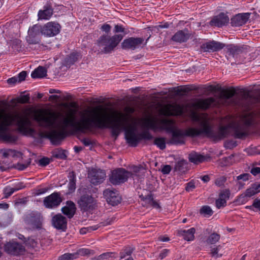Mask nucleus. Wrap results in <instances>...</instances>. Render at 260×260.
I'll use <instances>...</instances> for the list:
<instances>
[{"label":"nucleus","instance_id":"obj_7","mask_svg":"<svg viewBox=\"0 0 260 260\" xmlns=\"http://www.w3.org/2000/svg\"><path fill=\"white\" fill-rule=\"evenodd\" d=\"M78 204L81 211L91 212L97 207L98 203L95 198L91 195L85 194L81 196Z\"/></svg>","mask_w":260,"mask_h":260},{"label":"nucleus","instance_id":"obj_13","mask_svg":"<svg viewBox=\"0 0 260 260\" xmlns=\"http://www.w3.org/2000/svg\"><path fill=\"white\" fill-rule=\"evenodd\" d=\"M60 28L61 26L58 23L49 22L42 27L41 32L46 36L53 37L60 32Z\"/></svg>","mask_w":260,"mask_h":260},{"label":"nucleus","instance_id":"obj_60","mask_svg":"<svg viewBox=\"0 0 260 260\" xmlns=\"http://www.w3.org/2000/svg\"><path fill=\"white\" fill-rule=\"evenodd\" d=\"M142 200L144 201H146L148 204H150L151 202L154 200L152 194L150 193L145 197H142Z\"/></svg>","mask_w":260,"mask_h":260},{"label":"nucleus","instance_id":"obj_53","mask_svg":"<svg viewBox=\"0 0 260 260\" xmlns=\"http://www.w3.org/2000/svg\"><path fill=\"white\" fill-rule=\"evenodd\" d=\"M98 228L96 226L83 228L80 229V233L81 234H85L87 232H90L92 231L96 230Z\"/></svg>","mask_w":260,"mask_h":260},{"label":"nucleus","instance_id":"obj_4","mask_svg":"<svg viewBox=\"0 0 260 260\" xmlns=\"http://www.w3.org/2000/svg\"><path fill=\"white\" fill-rule=\"evenodd\" d=\"M207 90L213 92L216 96L208 98L205 99H198L194 103V106L199 109L206 110L211 107L217 106L222 104L228 99V89H222L218 85H209Z\"/></svg>","mask_w":260,"mask_h":260},{"label":"nucleus","instance_id":"obj_50","mask_svg":"<svg viewBox=\"0 0 260 260\" xmlns=\"http://www.w3.org/2000/svg\"><path fill=\"white\" fill-rule=\"evenodd\" d=\"M12 48L14 51L18 52L21 50V41L19 40H15L12 44Z\"/></svg>","mask_w":260,"mask_h":260},{"label":"nucleus","instance_id":"obj_59","mask_svg":"<svg viewBox=\"0 0 260 260\" xmlns=\"http://www.w3.org/2000/svg\"><path fill=\"white\" fill-rule=\"evenodd\" d=\"M26 71H22L20 72L19 74L18 77V82H20L22 81H24L25 79V77L26 76Z\"/></svg>","mask_w":260,"mask_h":260},{"label":"nucleus","instance_id":"obj_41","mask_svg":"<svg viewBox=\"0 0 260 260\" xmlns=\"http://www.w3.org/2000/svg\"><path fill=\"white\" fill-rule=\"evenodd\" d=\"M77 257V254L73 253H65L58 257V260H73Z\"/></svg>","mask_w":260,"mask_h":260},{"label":"nucleus","instance_id":"obj_12","mask_svg":"<svg viewBox=\"0 0 260 260\" xmlns=\"http://www.w3.org/2000/svg\"><path fill=\"white\" fill-rule=\"evenodd\" d=\"M4 249L7 253L13 255L22 254L25 251V248L21 244L14 241L7 243Z\"/></svg>","mask_w":260,"mask_h":260},{"label":"nucleus","instance_id":"obj_36","mask_svg":"<svg viewBox=\"0 0 260 260\" xmlns=\"http://www.w3.org/2000/svg\"><path fill=\"white\" fill-rule=\"evenodd\" d=\"M154 144L156 145L160 149L166 148V139L164 138H156L154 141Z\"/></svg>","mask_w":260,"mask_h":260},{"label":"nucleus","instance_id":"obj_16","mask_svg":"<svg viewBox=\"0 0 260 260\" xmlns=\"http://www.w3.org/2000/svg\"><path fill=\"white\" fill-rule=\"evenodd\" d=\"M144 39L142 38L131 37L123 40L121 43V47L124 49L135 50L140 46L143 42Z\"/></svg>","mask_w":260,"mask_h":260},{"label":"nucleus","instance_id":"obj_63","mask_svg":"<svg viewBox=\"0 0 260 260\" xmlns=\"http://www.w3.org/2000/svg\"><path fill=\"white\" fill-rule=\"evenodd\" d=\"M114 32L117 33L119 32H124V28L122 25H115L114 27Z\"/></svg>","mask_w":260,"mask_h":260},{"label":"nucleus","instance_id":"obj_40","mask_svg":"<svg viewBox=\"0 0 260 260\" xmlns=\"http://www.w3.org/2000/svg\"><path fill=\"white\" fill-rule=\"evenodd\" d=\"M94 251L93 250L89 249L87 248H81L79 249L76 254H77L78 255L81 256H85V255H93L94 254Z\"/></svg>","mask_w":260,"mask_h":260},{"label":"nucleus","instance_id":"obj_56","mask_svg":"<svg viewBox=\"0 0 260 260\" xmlns=\"http://www.w3.org/2000/svg\"><path fill=\"white\" fill-rule=\"evenodd\" d=\"M196 186L194 184V182L192 181H191L186 184V186L185 187V190L186 191L189 192L192 191L194 188H195Z\"/></svg>","mask_w":260,"mask_h":260},{"label":"nucleus","instance_id":"obj_61","mask_svg":"<svg viewBox=\"0 0 260 260\" xmlns=\"http://www.w3.org/2000/svg\"><path fill=\"white\" fill-rule=\"evenodd\" d=\"M218 165L220 167H226L228 165V159L226 157H224L221 159H220L218 161Z\"/></svg>","mask_w":260,"mask_h":260},{"label":"nucleus","instance_id":"obj_14","mask_svg":"<svg viewBox=\"0 0 260 260\" xmlns=\"http://www.w3.org/2000/svg\"><path fill=\"white\" fill-rule=\"evenodd\" d=\"M161 114L165 116H178L183 113V107L179 104H168L161 110Z\"/></svg>","mask_w":260,"mask_h":260},{"label":"nucleus","instance_id":"obj_19","mask_svg":"<svg viewBox=\"0 0 260 260\" xmlns=\"http://www.w3.org/2000/svg\"><path fill=\"white\" fill-rule=\"evenodd\" d=\"M260 192V183H253L251 187L247 188L245 192L242 194L238 200L239 203H243L245 201V198H250Z\"/></svg>","mask_w":260,"mask_h":260},{"label":"nucleus","instance_id":"obj_6","mask_svg":"<svg viewBox=\"0 0 260 260\" xmlns=\"http://www.w3.org/2000/svg\"><path fill=\"white\" fill-rule=\"evenodd\" d=\"M123 38L122 35H115L112 37L107 35L101 36L98 40V45L103 48L102 52L107 54L111 53L118 45Z\"/></svg>","mask_w":260,"mask_h":260},{"label":"nucleus","instance_id":"obj_28","mask_svg":"<svg viewBox=\"0 0 260 260\" xmlns=\"http://www.w3.org/2000/svg\"><path fill=\"white\" fill-rule=\"evenodd\" d=\"M47 75V70L45 68L39 66L31 74L32 78H41L45 77Z\"/></svg>","mask_w":260,"mask_h":260},{"label":"nucleus","instance_id":"obj_37","mask_svg":"<svg viewBox=\"0 0 260 260\" xmlns=\"http://www.w3.org/2000/svg\"><path fill=\"white\" fill-rule=\"evenodd\" d=\"M220 239V236L217 233H213L211 234L207 238L206 241L207 243L210 244H214L217 242L218 241V240Z\"/></svg>","mask_w":260,"mask_h":260},{"label":"nucleus","instance_id":"obj_46","mask_svg":"<svg viewBox=\"0 0 260 260\" xmlns=\"http://www.w3.org/2000/svg\"><path fill=\"white\" fill-rule=\"evenodd\" d=\"M241 50L236 46L232 45H229V56L232 55L234 57L235 55L238 54Z\"/></svg>","mask_w":260,"mask_h":260},{"label":"nucleus","instance_id":"obj_21","mask_svg":"<svg viewBox=\"0 0 260 260\" xmlns=\"http://www.w3.org/2000/svg\"><path fill=\"white\" fill-rule=\"evenodd\" d=\"M76 207L75 203L71 201H68L66 205L61 208L62 213L69 218H72L75 214Z\"/></svg>","mask_w":260,"mask_h":260},{"label":"nucleus","instance_id":"obj_27","mask_svg":"<svg viewBox=\"0 0 260 260\" xmlns=\"http://www.w3.org/2000/svg\"><path fill=\"white\" fill-rule=\"evenodd\" d=\"M188 158L190 162L194 164L201 163L206 159L205 156L194 152L189 154Z\"/></svg>","mask_w":260,"mask_h":260},{"label":"nucleus","instance_id":"obj_47","mask_svg":"<svg viewBox=\"0 0 260 260\" xmlns=\"http://www.w3.org/2000/svg\"><path fill=\"white\" fill-rule=\"evenodd\" d=\"M246 208L251 210H253V208H255L260 212V199L257 198L255 199L253 201L252 205L246 206Z\"/></svg>","mask_w":260,"mask_h":260},{"label":"nucleus","instance_id":"obj_52","mask_svg":"<svg viewBox=\"0 0 260 260\" xmlns=\"http://www.w3.org/2000/svg\"><path fill=\"white\" fill-rule=\"evenodd\" d=\"M15 191V189H14L13 187H10L9 186L5 187L4 189L5 198H8Z\"/></svg>","mask_w":260,"mask_h":260},{"label":"nucleus","instance_id":"obj_58","mask_svg":"<svg viewBox=\"0 0 260 260\" xmlns=\"http://www.w3.org/2000/svg\"><path fill=\"white\" fill-rule=\"evenodd\" d=\"M171 171V167L170 165H165L161 169V172L164 174H168Z\"/></svg>","mask_w":260,"mask_h":260},{"label":"nucleus","instance_id":"obj_48","mask_svg":"<svg viewBox=\"0 0 260 260\" xmlns=\"http://www.w3.org/2000/svg\"><path fill=\"white\" fill-rule=\"evenodd\" d=\"M226 181V177L224 176H219L215 181V184L218 187H222Z\"/></svg>","mask_w":260,"mask_h":260},{"label":"nucleus","instance_id":"obj_57","mask_svg":"<svg viewBox=\"0 0 260 260\" xmlns=\"http://www.w3.org/2000/svg\"><path fill=\"white\" fill-rule=\"evenodd\" d=\"M50 162V159L47 157H43L40 159L39 164L41 166H46L48 165Z\"/></svg>","mask_w":260,"mask_h":260},{"label":"nucleus","instance_id":"obj_45","mask_svg":"<svg viewBox=\"0 0 260 260\" xmlns=\"http://www.w3.org/2000/svg\"><path fill=\"white\" fill-rule=\"evenodd\" d=\"M116 254L114 252H108L104 253L101 254L100 256V258L101 260H109V258H114L116 257Z\"/></svg>","mask_w":260,"mask_h":260},{"label":"nucleus","instance_id":"obj_64","mask_svg":"<svg viewBox=\"0 0 260 260\" xmlns=\"http://www.w3.org/2000/svg\"><path fill=\"white\" fill-rule=\"evenodd\" d=\"M250 173L254 176H256L258 174L260 173V168L259 167L252 168L250 170Z\"/></svg>","mask_w":260,"mask_h":260},{"label":"nucleus","instance_id":"obj_2","mask_svg":"<svg viewBox=\"0 0 260 260\" xmlns=\"http://www.w3.org/2000/svg\"><path fill=\"white\" fill-rule=\"evenodd\" d=\"M251 92L245 89L229 87V105L232 104L245 112L241 115L239 121L234 124L230 122V116L229 114V129L233 126L235 134L238 138H241L247 135V129L253 122V113L249 111L259 99L252 95Z\"/></svg>","mask_w":260,"mask_h":260},{"label":"nucleus","instance_id":"obj_39","mask_svg":"<svg viewBox=\"0 0 260 260\" xmlns=\"http://www.w3.org/2000/svg\"><path fill=\"white\" fill-rule=\"evenodd\" d=\"M26 39L29 44H37L40 42L39 36L28 35Z\"/></svg>","mask_w":260,"mask_h":260},{"label":"nucleus","instance_id":"obj_24","mask_svg":"<svg viewBox=\"0 0 260 260\" xmlns=\"http://www.w3.org/2000/svg\"><path fill=\"white\" fill-rule=\"evenodd\" d=\"M201 48L204 50V51L213 52L221 49L222 48V46L221 44L213 41L203 44L201 46Z\"/></svg>","mask_w":260,"mask_h":260},{"label":"nucleus","instance_id":"obj_15","mask_svg":"<svg viewBox=\"0 0 260 260\" xmlns=\"http://www.w3.org/2000/svg\"><path fill=\"white\" fill-rule=\"evenodd\" d=\"M103 194L107 202L112 206L118 205L121 201V197L115 189H106L104 191Z\"/></svg>","mask_w":260,"mask_h":260},{"label":"nucleus","instance_id":"obj_25","mask_svg":"<svg viewBox=\"0 0 260 260\" xmlns=\"http://www.w3.org/2000/svg\"><path fill=\"white\" fill-rule=\"evenodd\" d=\"M196 229L191 228L188 230H181L178 231L179 235L183 237L184 239L187 241H193L194 239V233Z\"/></svg>","mask_w":260,"mask_h":260},{"label":"nucleus","instance_id":"obj_5","mask_svg":"<svg viewBox=\"0 0 260 260\" xmlns=\"http://www.w3.org/2000/svg\"><path fill=\"white\" fill-rule=\"evenodd\" d=\"M160 123L162 128L172 134V138L169 142L170 144L180 145L184 143V137L185 136L184 132L177 128L173 120L162 119Z\"/></svg>","mask_w":260,"mask_h":260},{"label":"nucleus","instance_id":"obj_51","mask_svg":"<svg viewBox=\"0 0 260 260\" xmlns=\"http://www.w3.org/2000/svg\"><path fill=\"white\" fill-rule=\"evenodd\" d=\"M77 60V55L72 53L68 58H67V63L68 64H73Z\"/></svg>","mask_w":260,"mask_h":260},{"label":"nucleus","instance_id":"obj_35","mask_svg":"<svg viewBox=\"0 0 260 260\" xmlns=\"http://www.w3.org/2000/svg\"><path fill=\"white\" fill-rule=\"evenodd\" d=\"M52 156L53 157L61 159H65L67 157L65 154V151L60 148L54 150L52 152Z\"/></svg>","mask_w":260,"mask_h":260},{"label":"nucleus","instance_id":"obj_8","mask_svg":"<svg viewBox=\"0 0 260 260\" xmlns=\"http://www.w3.org/2000/svg\"><path fill=\"white\" fill-rule=\"evenodd\" d=\"M22 154L20 152L13 149H1L0 156L4 160L0 161V170L2 171H5L11 167L10 162L5 161V159L6 158H21L22 157Z\"/></svg>","mask_w":260,"mask_h":260},{"label":"nucleus","instance_id":"obj_32","mask_svg":"<svg viewBox=\"0 0 260 260\" xmlns=\"http://www.w3.org/2000/svg\"><path fill=\"white\" fill-rule=\"evenodd\" d=\"M29 95H21L19 97H18L16 99H13L11 101V103L12 104H16V103H20V104H25L29 103Z\"/></svg>","mask_w":260,"mask_h":260},{"label":"nucleus","instance_id":"obj_34","mask_svg":"<svg viewBox=\"0 0 260 260\" xmlns=\"http://www.w3.org/2000/svg\"><path fill=\"white\" fill-rule=\"evenodd\" d=\"M69 183L68 185L69 189L71 191H74L76 189V175L74 172L69 174Z\"/></svg>","mask_w":260,"mask_h":260},{"label":"nucleus","instance_id":"obj_42","mask_svg":"<svg viewBox=\"0 0 260 260\" xmlns=\"http://www.w3.org/2000/svg\"><path fill=\"white\" fill-rule=\"evenodd\" d=\"M134 248L133 247H127L123 249L120 253V257L121 259L124 258L126 256L131 255L133 253Z\"/></svg>","mask_w":260,"mask_h":260},{"label":"nucleus","instance_id":"obj_18","mask_svg":"<svg viewBox=\"0 0 260 260\" xmlns=\"http://www.w3.org/2000/svg\"><path fill=\"white\" fill-rule=\"evenodd\" d=\"M106 177V173L102 170H94L88 174L90 182L93 185H98L102 183Z\"/></svg>","mask_w":260,"mask_h":260},{"label":"nucleus","instance_id":"obj_31","mask_svg":"<svg viewBox=\"0 0 260 260\" xmlns=\"http://www.w3.org/2000/svg\"><path fill=\"white\" fill-rule=\"evenodd\" d=\"M145 171V168L141 165H139V166H134L133 168V173L131 174L133 177L135 176L143 177L144 176Z\"/></svg>","mask_w":260,"mask_h":260},{"label":"nucleus","instance_id":"obj_38","mask_svg":"<svg viewBox=\"0 0 260 260\" xmlns=\"http://www.w3.org/2000/svg\"><path fill=\"white\" fill-rule=\"evenodd\" d=\"M41 30V29L39 25H34L28 29V35L39 36Z\"/></svg>","mask_w":260,"mask_h":260},{"label":"nucleus","instance_id":"obj_54","mask_svg":"<svg viewBox=\"0 0 260 260\" xmlns=\"http://www.w3.org/2000/svg\"><path fill=\"white\" fill-rule=\"evenodd\" d=\"M30 163V161H29L28 163L24 164L17 163V164L14 165L13 167L18 170H23L29 166Z\"/></svg>","mask_w":260,"mask_h":260},{"label":"nucleus","instance_id":"obj_26","mask_svg":"<svg viewBox=\"0 0 260 260\" xmlns=\"http://www.w3.org/2000/svg\"><path fill=\"white\" fill-rule=\"evenodd\" d=\"M142 126L147 129H151L154 131L158 128L157 121L155 119L150 118L144 119Z\"/></svg>","mask_w":260,"mask_h":260},{"label":"nucleus","instance_id":"obj_20","mask_svg":"<svg viewBox=\"0 0 260 260\" xmlns=\"http://www.w3.org/2000/svg\"><path fill=\"white\" fill-rule=\"evenodd\" d=\"M53 226L57 230L65 231L67 228V219L61 214L54 215L52 219Z\"/></svg>","mask_w":260,"mask_h":260},{"label":"nucleus","instance_id":"obj_29","mask_svg":"<svg viewBox=\"0 0 260 260\" xmlns=\"http://www.w3.org/2000/svg\"><path fill=\"white\" fill-rule=\"evenodd\" d=\"M228 196L227 190L221 191L219 194V198L216 201V206L217 208H220L226 205V198Z\"/></svg>","mask_w":260,"mask_h":260},{"label":"nucleus","instance_id":"obj_62","mask_svg":"<svg viewBox=\"0 0 260 260\" xmlns=\"http://www.w3.org/2000/svg\"><path fill=\"white\" fill-rule=\"evenodd\" d=\"M219 246L216 247L212 248L211 250V254L212 256L218 257V251L219 250Z\"/></svg>","mask_w":260,"mask_h":260},{"label":"nucleus","instance_id":"obj_49","mask_svg":"<svg viewBox=\"0 0 260 260\" xmlns=\"http://www.w3.org/2000/svg\"><path fill=\"white\" fill-rule=\"evenodd\" d=\"M139 136L140 137V140L142 139L150 140L153 139V136L148 131L143 132L139 134Z\"/></svg>","mask_w":260,"mask_h":260},{"label":"nucleus","instance_id":"obj_33","mask_svg":"<svg viewBox=\"0 0 260 260\" xmlns=\"http://www.w3.org/2000/svg\"><path fill=\"white\" fill-rule=\"evenodd\" d=\"M188 164L186 161L184 160H181L176 162L174 170L176 171L181 172H184L186 170Z\"/></svg>","mask_w":260,"mask_h":260},{"label":"nucleus","instance_id":"obj_11","mask_svg":"<svg viewBox=\"0 0 260 260\" xmlns=\"http://www.w3.org/2000/svg\"><path fill=\"white\" fill-rule=\"evenodd\" d=\"M43 217L40 214L31 213L26 216L25 222L32 230H40L42 226Z\"/></svg>","mask_w":260,"mask_h":260},{"label":"nucleus","instance_id":"obj_55","mask_svg":"<svg viewBox=\"0 0 260 260\" xmlns=\"http://www.w3.org/2000/svg\"><path fill=\"white\" fill-rule=\"evenodd\" d=\"M251 175L248 173H244L237 177V180L247 181L249 179Z\"/></svg>","mask_w":260,"mask_h":260},{"label":"nucleus","instance_id":"obj_22","mask_svg":"<svg viewBox=\"0 0 260 260\" xmlns=\"http://www.w3.org/2000/svg\"><path fill=\"white\" fill-rule=\"evenodd\" d=\"M227 20V16L222 12L218 15L214 16L210 21L209 24L212 26L221 27L226 23Z\"/></svg>","mask_w":260,"mask_h":260},{"label":"nucleus","instance_id":"obj_9","mask_svg":"<svg viewBox=\"0 0 260 260\" xmlns=\"http://www.w3.org/2000/svg\"><path fill=\"white\" fill-rule=\"evenodd\" d=\"M131 175V173L123 168L113 170L109 178L110 182L113 185H118L125 182Z\"/></svg>","mask_w":260,"mask_h":260},{"label":"nucleus","instance_id":"obj_17","mask_svg":"<svg viewBox=\"0 0 260 260\" xmlns=\"http://www.w3.org/2000/svg\"><path fill=\"white\" fill-rule=\"evenodd\" d=\"M251 15V13L248 12L236 14L231 19V25L238 27L246 24L249 20Z\"/></svg>","mask_w":260,"mask_h":260},{"label":"nucleus","instance_id":"obj_44","mask_svg":"<svg viewBox=\"0 0 260 260\" xmlns=\"http://www.w3.org/2000/svg\"><path fill=\"white\" fill-rule=\"evenodd\" d=\"M200 213L205 216H211L213 214V211L208 206H204L200 210Z\"/></svg>","mask_w":260,"mask_h":260},{"label":"nucleus","instance_id":"obj_10","mask_svg":"<svg viewBox=\"0 0 260 260\" xmlns=\"http://www.w3.org/2000/svg\"><path fill=\"white\" fill-rule=\"evenodd\" d=\"M62 200L60 193L54 192L44 199L43 205L46 208L53 209L57 207Z\"/></svg>","mask_w":260,"mask_h":260},{"label":"nucleus","instance_id":"obj_30","mask_svg":"<svg viewBox=\"0 0 260 260\" xmlns=\"http://www.w3.org/2000/svg\"><path fill=\"white\" fill-rule=\"evenodd\" d=\"M53 14V10L50 8H47L44 10H40L38 13L39 19H48Z\"/></svg>","mask_w":260,"mask_h":260},{"label":"nucleus","instance_id":"obj_23","mask_svg":"<svg viewBox=\"0 0 260 260\" xmlns=\"http://www.w3.org/2000/svg\"><path fill=\"white\" fill-rule=\"evenodd\" d=\"M190 34L186 29L179 30L172 37V40L173 41L178 43L185 42L188 40Z\"/></svg>","mask_w":260,"mask_h":260},{"label":"nucleus","instance_id":"obj_1","mask_svg":"<svg viewBox=\"0 0 260 260\" xmlns=\"http://www.w3.org/2000/svg\"><path fill=\"white\" fill-rule=\"evenodd\" d=\"M89 116L82 117L80 121L75 120L76 111L70 110L69 117L64 118L61 123L58 124L57 120L63 115L58 112L39 110L35 112L34 119L39 125L44 128H54L59 126L60 129H51L49 132L40 134L42 138L49 139L53 145H59L66 137V128L73 127L76 131L85 133L92 128L111 129L112 136L116 138L122 130L125 131V137L127 143L131 146L136 147L140 141L139 134L136 133L135 126L129 124L130 116L127 114L119 113L113 120L108 111L101 107H96L88 111Z\"/></svg>","mask_w":260,"mask_h":260},{"label":"nucleus","instance_id":"obj_3","mask_svg":"<svg viewBox=\"0 0 260 260\" xmlns=\"http://www.w3.org/2000/svg\"><path fill=\"white\" fill-rule=\"evenodd\" d=\"M192 120L197 122L201 126V128H189L184 131L185 136L196 137L202 134H205L207 137L212 138L214 141H219L226 137L228 134V125H222L220 123L219 128L214 131L210 123V119L206 114H199L193 112L190 114Z\"/></svg>","mask_w":260,"mask_h":260},{"label":"nucleus","instance_id":"obj_43","mask_svg":"<svg viewBox=\"0 0 260 260\" xmlns=\"http://www.w3.org/2000/svg\"><path fill=\"white\" fill-rule=\"evenodd\" d=\"M191 89H188L186 86L178 87L174 88V92L177 95H184L190 91Z\"/></svg>","mask_w":260,"mask_h":260}]
</instances>
